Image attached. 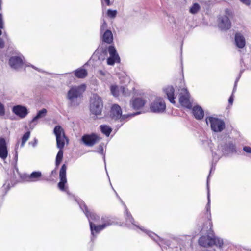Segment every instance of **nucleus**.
<instances>
[{
  "instance_id": "obj_1",
  "label": "nucleus",
  "mask_w": 251,
  "mask_h": 251,
  "mask_svg": "<svg viewBox=\"0 0 251 251\" xmlns=\"http://www.w3.org/2000/svg\"><path fill=\"white\" fill-rule=\"evenodd\" d=\"M103 102L100 97L94 94L90 100V110L92 114L98 116L101 115Z\"/></svg>"
},
{
  "instance_id": "obj_2",
  "label": "nucleus",
  "mask_w": 251,
  "mask_h": 251,
  "mask_svg": "<svg viewBox=\"0 0 251 251\" xmlns=\"http://www.w3.org/2000/svg\"><path fill=\"white\" fill-rule=\"evenodd\" d=\"M85 86L82 85L79 86H72L67 93V97L71 102V105H75L74 100L82 97L84 91Z\"/></svg>"
},
{
  "instance_id": "obj_3",
  "label": "nucleus",
  "mask_w": 251,
  "mask_h": 251,
  "mask_svg": "<svg viewBox=\"0 0 251 251\" xmlns=\"http://www.w3.org/2000/svg\"><path fill=\"white\" fill-rule=\"evenodd\" d=\"M54 133L56 138L57 147L59 149H63L65 146V141L68 142V138L65 134L64 129L60 126H56L54 129Z\"/></svg>"
},
{
  "instance_id": "obj_4",
  "label": "nucleus",
  "mask_w": 251,
  "mask_h": 251,
  "mask_svg": "<svg viewBox=\"0 0 251 251\" xmlns=\"http://www.w3.org/2000/svg\"><path fill=\"white\" fill-rule=\"evenodd\" d=\"M208 122L210 123L211 129L215 132H221L225 128V122L217 118L213 117L206 118V123L208 124Z\"/></svg>"
},
{
  "instance_id": "obj_5",
  "label": "nucleus",
  "mask_w": 251,
  "mask_h": 251,
  "mask_svg": "<svg viewBox=\"0 0 251 251\" xmlns=\"http://www.w3.org/2000/svg\"><path fill=\"white\" fill-rule=\"evenodd\" d=\"M179 102L181 105L184 107L188 109L192 108V104L190 100V94L186 89L183 88L180 90Z\"/></svg>"
},
{
  "instance_id": "obj_6",
  "label": "nucleus",
  "mask_w": 251,
  "mask_h": 251,
  "mask_svg": "<svg viewBox=\"0 0 251 251\" xmlns=\"http://www.w3.org/2000/svg\"><path fill=\"white\" fill-rule=\"evenodd\" d=\"M101 139L97 134H84L81 138V141L86 146L92 147L99 142Z\"/></svg>"
},
{
  "instance_id": "obj_7",
  "label": "nucleus",
  "mask_w": 251,
  "mask_h": 251,
  "mask_svg": "<svg viewBox=\"0 0 251 251\" xmlns=\"http://www.w3.org/2000/svg\"><path fill=\"white\" fill-rule=\"evenodd\" d=\"M166 104L161 98H157L150 105L151 111L154 113H161L166 109Z\"/></svg>"
},
{
  "instance_id": "obj_8",
  "label": "nucleus",
  "mask_w": 251,
  "mask_h": 251,
  "mask_svg": "<svg viewBox=\"0 0 251 251\" xmlns=\"http://www.w3.org/2000/svg\"><path fill=\"white\" fill-rule=\"evenodd\" d=\"M66 170L67 166L65 164H63L59 171L60 182L58 183V188L61 191L65 192H66L68 189L67 187L65 186L67 183Z\"/></svg>"
},
{
  "instance_id": "obj_9",
  "label": "nucleus",
  "mask_w": 251,
  "mask_h": 251,
  "mask_svg": "<svg viewBox=\"0 0 251 251\" xmlns=\"http://www.w3.org/2000/svg\"><path fill=\"white\" fill-rule=\"evenodd\" d=\"M110 56L107 59V63L109 65H113L115 63H120V58L114 46L111 45L108 48Z\"/></svg>"
},
{
  "instance_id": "obj_10",
  "label": "nucleus",
  "mask_w": 251,
  "mask_h": 251,
  "mask_svg": "<svg viewBox=\"0 0 251 251\" xmlns=\"http://www.w3.org/2000/svg\"><path fill=\"white\" fill-rule=\"evenodd\" d=\"M111 113L113 118H115L116 119H120L121 121H123L128 117V115H122V112L121 107L117 104L112 105Z\"/></svg>"
},
{
  "instance_id": "obj_11",
  "label": "nucleus",
  "mask_w": 251,
  "mask_h": 251,
  "mask_svg": "<svg viewBox=\"0 0 251 251\" xmlns=\"http://www.w3.org/2000/svg\"><path fill=\"white\" fill-rule=\"evenodd\" d=\"M146 103V100L142 97H136L132 98L130 101L131 106L135 110H140L142 108Z\"/></svg>"
},
{
  "instance_id": "obj_12",
  "label": "nucleus",
  "mask_w": 251,
  "mask_h": 251,
  "mask_svg": "<svg viewBox=\"0 0 251 251\" xmlns=\"http://www.w3.org/2000/svg\"><path fill=\"white\" fill-rule=\"evenodd\" d=\"M9 64L11 68L16 69L22 67L23 66L24 62L20 56H12L9 59Z\"/></svg>"
},
{
  "instance_id": "obj_13",
  "label": "nucleus",
  "mask_w": 251,
  "mask_h": 251,
  "mask_svg": "<svg viewBox=\"0 0 251 251\" xmlns=\"http://www.w3.org/2000/svg\"><path fill=\"white\" fill-rule=\"evenodd\" d=\"M12 112L21 118H25L28 114L27 108L22 105L14 106L12 108Z\"/></svg>"
},
{
  "instance_id": "obj_14",
  "label": "nucleus",
  "mask_w": 251,
  "mask_h": 251,
  "mask_svg": "<svg viewBox=\"0 0 251 251\" xmlns=\"http://www.w3.org/2000/svg\"><path fill=\"white\" fill-rule=\"evenodd\" d=\"M231 26L228 17H220L219 18L218 26L222 30L229 29Z\"/></svg>"
},
{
  "instance_id": "obj_15",
  "label": "nucleus",
  "mask_w": 251,
  "mask_h": 251,
  "mask_svg": "<svg viewBox=\"0 0 251 251\" xmlns=\"http://www.w3.org/2000/svg\"><path fill=\"white\" fill-rule=\"evenodd\" d=\"M205 208L206 211L204 213V217L207 219L206 224L208 225V226L207 227V229L208 230V229L209 230H211L213 226V224L211 220V214L210 212V204L209 200L206 205Z\"/></svg>"
},
{
  "instance_id": "obj_16",
  "label": "nucleus",
  "mask_w": 251,
  "mask_h": 251,
  "mask_svg": "<svg viewBox=\"0 0 251 251\" xmlns=\"http://www.w3.org/2000/svg\"><path fill=\"white\" fill-rule=\"evenodd\" d=\"M8 156V151L6 141L3 138H0V157L5 159Z\"/></svg>"
},
{
  "instance_id": "obj_17",
  "label": "nucleus",
  "mask_w": 251,
  "mask_h": 251,
  "mask_svg": "<svg viewBox=\"0 0 251 251\" xmlns=\"http://www.w3.org/2000/svg\"><path fill=\"white\" fill-rule=\"evenodd\" d=\"M84 213L88 219L89 225L90 223L94 224L93 222L98 223L100 220V217L95 213L90 212L87 206H85Z\"/></svg>"
},
{
  "instance_id": "obj_18",
  "label": "nucleus",
  "mask_w": 251,
  "mask_h": 251,
  "mask_svg": "<svg viewBox=\"0 0 251 251\" xmlns=\"http://www.w3.org/2000/svg\"><path fill=\"white\" fill-rule=\"evenodd\" d=\"M212 237L209 236H202L199 239V244L203 247H212Z\"/></svg>"
},
{
  "instance_id": "obj_19",
  "label": "nucleus",
  "mask_w": 251,
  "mask_h": 251,
  "mask_svg": "<svg viewBox=\"0 0 251 251\" xmlns=\"http://www.w3.org/2000/svg\"><path fill=\"white\" fill-rule=\"evenodd\" d=\"M192 113L194 117L197 120H201L204 115V111L201 106L198 105L193 107Z\"/></svg>"
},
{
  "instance_id": "obj_20",
  "label": "nucleus",
  "mask_w": 251,
  "mask_h": 251,
  "mask_svg": "<svg viewBox=\"0 0 251 251\" xmlns=\"http://www.w3.org/2000/svg\"><path fill=\"white\" fill-rule=\"evenodd\" d=\"M73 73L76 78L80 79L84 78L88 75V72L83 67H80L74 71Z\"/></svg>"
},
{
  "instance_id": "obj_21",
  "label": "nucleus",
  "mask_w": 251,
  "mask_h": 251,
  "mask_svg": "<svg viewBox=\"0 0 251 251\" xmlns=\"http://www.w3.org/2000/svg\"><path fill=\"white\" fill-rule=\"evenodd\" d=\"M164 92L166 95L167 96L168 99L170 102L172 103L175 104V90L173 87L172 86H168L165 90Z\"/></svg>"
},
{
  "instance_id": "obj_22",
  "label": "nucleus",
  "mask_w": 251,
  "mask_h": 251,
  "mask_svg": "<svg viewBox=\"0 0 251 251\" xmlns=\"http://www.w3.org/2000/svg\"><path fill=\"white\" fill-rule=\"evenodd\" d=\"M235 41L236 46L239 48H243L245 46V39L244 36L239 33H237L235 35Z\"/></svg>"
},
{
  "instance_id": "obj_23",
  "label": "nucleus",
  "mask_w": 251,
  "mask_h": 251,
  "mask_svg": "<svg viewBox=\"0 0 251 251\" xmlns=\"http://www.w3.org/2000/svg\"><path fill=\"white\" fill-rule=\"evenodd\" d=\"M41 176L42 174L40 172H33L30 175L25 177V180L29 182L37 181L40 180Z\"/></svg>"
},
{
  "instance_id": "obj_24",
  "label": "nucleus",
  "mask_w": 251,
  "mask_h": 251,
  "mask_svg": "<svg viewBox=\"0 0 251 251\" xmlns=\"http://www.w3.org/2000/svg\"><path fill=\"white\" fill-rule=\"evenodd\" d=\"M90 229L91 234L93 236L95 235V234L99 233L101 230L105 228V226L102 224L100 225H96L95 224H91L90 223Z\"/></svg>"
},
{
  "instance_id": "obj_25",
  "label": "nucleus",
  "mask_w": 251,
  "mask_h": 251,
  "mask_svg": "<svg viewBox=\"0 0 251 251\" xmlns=\"http://www.w3.org/2000/svg\"><path fill=\"white\" fill-rule=\"evenodd\" d=\"M113 37L112 32L109 30H107L104 33L102 36V41L108 44H110L113 42Z\"/></svg>"
},
{
  "instance_id": "obj_26",
  "label": "nucleus",
  "mask_w": 251,
  "mask_h": 251,
  "mask_svg": "<svg viewBox=\"0 0 251 251\" xmlns=\"http://www.w3.org/2000/svg\"><path fill=\"white\" fill-rule=\"evenodd\" d=\"M103 224L105 226V228L111 225H114L116 223L115 218L111 217H105L102 218Z\"/></svg>"
},
{
  "instance_id": "obj_27",
  "label": "nucleus",
  "mask_w": 251,
  "mask_h": 251,
  "mask_svg": "<svg viewBox=\"0 0 251 251\" xmlns=\"http://www.w3.org/2000/svg\"><path fill=\"white\" fill-rule=\"evenodd\" d=\"M100 128L101 132L107 137L110 135L112 130L111 127L105 125H101Z\"/></svg>"
},
{
  "instance_id": "obj_28",
  "label": "nucleus",
  "mask_w": 251,
  "mask_h": 251,
  "mask_svg": "<svg viewBox=\"0 0 251 251\" xmlns=\"http://www.w3.org/2000/svg\"><path fill=\"white\" fill-rule=\"evenodd\" d=\"M63 156V149H59L56 157V160H55V165L57 167L59 166L60 164L61 163Z\"/></svg>"
},
{
  "instance_id": "obj_29",
  "label": "nucleus",
  "mask_w": 251,
  "mask_h": 251,
  "mask_svg": "<svg viewBox=\"0 0 251 251\" xmlns=\"http://www.w3.org/2000/svg\"><path fill=\"white\" fill-rule=\"evenodd\" d=\"M224 149L225 151L229 152L236 151L235 145L232 142H229L224 145Z\"/></svg>"
},
{
  "instance_id": "obj_30",
  "label": "nucleus",
  "mask_w": 251,
  "mask_h": 251,
  "mask_svg": "<svg viewBox=\"0 0 251 251\" xmlns=\"http://www.w3.org/2000/svg\"><path fill=\"white\" fill-rule=\"evenodd\" d=\"M47 113V110L46 109H45V108L42 109V110H40L37 113L36 116L33 118L32 121L34 122L38 119L44 117L46 115Z\"/></svg>"
},
{
  "instance_id": "obj_31",
  "label": "nucleus",
  "mask_w": 251,
  "mask_h": 251,
  "mask_svg": "<svg viewBox=\"0 0 251 251\" xmlns=\"http://www.w3.org/2000/svg\"><path fill=\"white\" fill-rule=\"evenodd\" d=\"M110 91L113 96L117 97L119 95L120 88H119L116 85H112L110 86Z\"/></svg>"
},
{
  "instance_id": "obj_32",
  "label": "nucleus",
  "mask_w": 251,
  "mask_h": 251,
  "mask_svg": "<svg viewBox=\"0 0 251 251\" xmlns=\"http://www.w3.org/2000/svg\"><path fill=\"white\" fill-rule=\"evenodd\" d=\"M212 243H213L212 244V246L213 245H215L219 247H222V246L223 245V240H221L218 238L215 237H212Z\"/></svg>"
},
{
  "instance_id": "obj_33",
  "label": "nucleus",
  "mask_w": 251,
  "mask_h": 251,
  "mask_svg": "<svg viewBox=\"0 0 251 251\" xmlns=\"http://www.w3.org/2000/svg\"><path fill=\"white\" fill-rule=\"evenodd\" d=\"M200 5L197 3H195L190 8V12L192 14H195L200 10Z\"/></svg>"
},
{
  "instance_id": "obj_34",
  "label": "nucleus",
  "mask_w": 251,
  "mask_h": 251,
  "mask_svg": "<svg viewBox=\"0 0 251 251\" xmlns=\"http://www.w3.org/2000/svg\"><path fill=\"white\" fill-rule=\"evenodd\" d=\"M30 135V131H27L26 133H25L22 138V141H21V146L23 147L25 145V144L26 143V142L28 140L29 137Z\"/></svg>"
},
{
  "instance_id": "obj_35",
  "label": "nucleus",
  "mask_w": 251,
  "mask_h": 251,
  "mask_svg": "<svg viewBox=\"0 0 251 251\" xmlns=\"http://www.w3.org/2000/svg\"><path fill=\"white\" fill-rule=\"evenodd\" d=\"M120 92H121L122 94L125 96H129L130 94V92L128 91V90L124 87H120Z\"/></svg>"
},
{
  "instance_id": "obj_36",
  "label": "nucleus",
  "mask_w": 251,
  "mask_h": 251,
  "mask_svg": "<svg viewBox=\"0 0 251 251\" xmlns=\"http://www.w3.org/2000/svg\"><path fill=\"white\" fill-rule=\"evenodd\" d=\"M126 219L127 220H128L129 221L131 222V223H133V222L134 221V219L133 218V217H132V215L131 214V213L128 212V211H126Z\"/></svg>"
},
{
  "instance_id": "obj_37",
  "label": "nucleus",
  "mask_w": 251,
  "mask_h": 251,
  "mask_svg": "<svg viewBox=\"0 0 251 251\" xmlns=\"http://www.w3.org/2000/svg\"><path fill=\"white\" fill-rule=\"evenodd\" d=\"M117 13V11L116 10L109 9L107 11V16H116Z\"/></svg>"
},
{
  "instance_id": "obj_38",
  "label": "nucleus",
  "mask_w": 251,
  "mask_h": 251,
  "mask_svg": "<svg viewBox=\"0 0 251 251\" xmlns=\"http://www.w3.org/2000/svg\"><path fill=\"white\" fill-rule=\"evenodd\" d=\"M5 114V109L4 105L0 102V116H3Z\"/></svg>"
},
{
  "instance_id": "obj_39",
  "label": "nucleus",
  "mask_w": 251,
  "mask_h": 251,
  "mask_svg": "<svg viewBox=\"0 0 251 251\" xmlns=\"http://www.w3.org/2000/svg\"><path fill=\"white\" fill-rule=\"evenodd\" d=\"M243 150L248 153L251 154V148L249 146H245L243 147Z\"/></svg>"
},
{
  "instance_id": "obj_40",
  "label": "nucleus",
  "mask_w": 251,
  "mask_h": 251,
  "mask_svg": "<svg viewBox=\"0 0 251 251\" xmlns=\"http://www.w3.org/2000/svg\"><path fill=\"white\" fill-rule=\"evenodd\" d=\"M240 1L246 5L249 6L251 4L250 0H240Z\"/></svg>"
},
{
  "instance_id": "obj_41",
  "label": "nucleus",
  "mask_w": 251,
  "mask_h": 251,
  "mask_svg": "<svg viewBox=\"0 0 251 251\" xmlns=\"http://www.w3.org/2000/svg\"><path fill=\"white\" fill-rule=\"evenodd\" d=\"M233 100H234L233 99V95L232 94V95L229 97V98L228 99V102L230 105H232L233 104Z\"/></svg>"
},
{
  "instance_id": "obj_42",
  "label": "nucleus",
  "mask_w": 251,
  "mask_h": 251,
  "mask_svg": "<svg viewBox=\"0 0 251 251\" xmlns=\"http://www.w3.org/2000/svg\"><path fill=\"white\" fill-rule=\"evenodd\" d=\"M37 144V140L34 139L33 141L29 143V144L31 145L33 147H35Z\"/></svg>"
},
{
  "instance_id": "obj_43",
  "label": "nucleus",
  "mask_w": 251,
  "mask_h": 251,
  "mask_svg": "<svg viewBox=\"0 0 251 251\" xmlns=\"http://www.w3.org/2000/svg\"><path fill=\"white\" fill-rule=\"evenodd\" d=\"M4 47V42L3 40L0 38V48H3Z\"/></svg>"
},
{
  "instance_id": "obj_44",
  "label": "nucleus",
  "mask_w": 251,
  "mask_h": 251,
  "mask_svg": "<svg viewBox=\"0 0 251 251\" xmlns=\"http://www.w3.org/2000/svg\"><path fill=\"white\" fill-rule=\"evenodd\" d=\"M106 27H107L106 23L105 22H104V23L101 26V28H100L101 30V31L104 30L105 29V28H106Z\"/></svg>"
},
{
  "instance_id": "obj_45",
  "label": "nucleus",
  "mask_w": 251,
  "mask_h": 251,
  "mask_svg": "<svg viewBox=\"0 0 251 251\" xmlns=\"http://www.w3.org/2000/svg\"><path fill=\"white\" fill-rule=\"evenodd\" d=\"M3 24L2 17H0V28H3Z\"/></svg>"
},
{
  "instance_id": "obj_46",
  "label": "nucleus",
  "mask_w": 251,
  "mask_h": 251,
  "mask_svg": "<svg viewBox=\"0 0 251 251\" xmlns=\"http://www.w3.org/2000/svg\"><path fill=\"white\" fill-rule=\"evenodd\" d=\"M98 149L99 151H100L101 153H102L103 149V147L102 146L100 145L99 146Z\"/></svg>"
},
{
  "instance_id": "obj_47",
  "label": "nucleus",
  "mask_w": 251,
  "mask_h": 251,
  "mask_svg": "<svg viewBox=\"0 0 251 251\" xmlns=\"http://www.w3.org/2000/svg\"><path fill=\"white\" fill-rule=\"evenodd\" d=\"M105 2V3L107 5H111V3H110V0H103Z\"/></svg>"
},
{
  "instance_id": "obj_48",
  "label": "nucleus",
  "mask_w": 251,
  "mask_h": 251,
  "mask_svg": "<svg viewBox=\"0 0 251 251\" xmlns=\"http://www.w3.org/2000/svg\"><path fill=\"white\" fill-rule=\"evenodd\" d=\"M99 74H100V75H102V76H104V75H105V73H104L103 71H102V70H100V71H99Z\"/></svg>"
},
{
  "instance_id": "obj_49",
  "label": "nucleus",
  "mask_w": 251,
  "mask_h": 251,
  "mask_svg": "<svg viewBox=\"0 0 251 251\" xmlns=\"http://www.w3.org/2000/svg\"><path fill=\"white\" fill-rule=\"evenodd\" d=\"M2 34V31L0 29V36Z\"/></svg>"
},
{
  "instance_id": "obj_50",
  "label": "nucleus",
  "mask_w": 251,
  "mask_h": 251,
  "mask_svg": "<svg viewBox=\"0 0 251 251\" xmlns=\"http://www.w3.org/2000/svg\"><path fill=\"white\" fill-rule=\"evenodd\" d=\"M0 16H1V14H0Z\"/></svg>"
},
{
  "instance_id": "obj_51",
  "label": "nucleus",
  "mask_w": 251,
  "mask_h": 251,
  "mask_svg": "<svg viewBox=\"0 0 251 251\" xmlns=\"http://www.w3.org/2000/svg\"><path fill=\"white\" fill-rule=\"evenodd\" d=\"M250 251H251V250H250Z\"/></svg>"
}]
</instances>
